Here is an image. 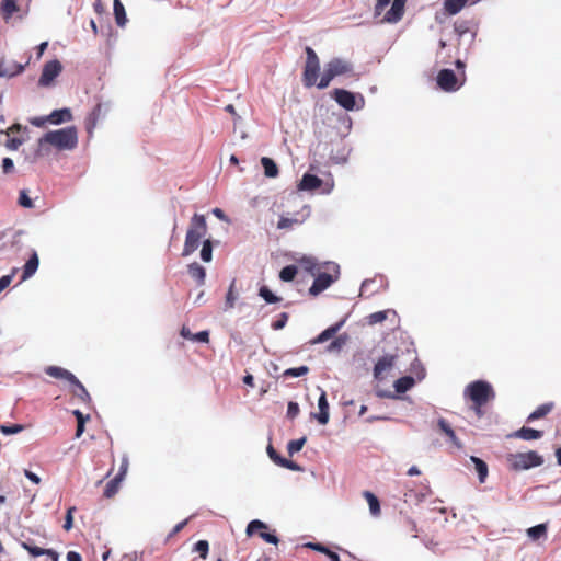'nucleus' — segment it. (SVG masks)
<instances>
[{"instance_id":"f257e3e1","label":"nucleus","mask_w":561,"mask_h":561,"mask_svg":"<svg viewBox=\"0 0 561 561\" xmlns=\"http://www.w3.org/2000/svg\"><path fill=\"white\" fill-rule=\"evenodd\" d=\"M301 262L304 263L305 268L316 276L313 284L309 288V294L311 296H318L337 279L339 265L334 263H327L325 271L320 272L318 264L314 263L313 260L304 259Z\"/></svg>"},{"instance_id":"f03ea898","label":"nucleus","mask_w":561,"mask_h":561,"mask_svg":"<svg viewBox=\"0 0 561 561\" xmlns=\"http://www.w3.org/2000/svg\"><path fill=\"white\" fill-rule=\"evenodd\" d=\"M465 396L472 401V409L476 414L482 416V407L494 399L495 393L492 386L484 380L470 382L465 389Z\"/></svg>"},{"instance_id":"7ed1b4c3","label":"nucleus","mask_w":561,"mask_h":561,"mask_svg":"<svg viewBox=\"0 0 561 561\" xmlns=\"http://www.w3.org/2000/svg\"><path fill=\"white\" fill-rule=\"evenodd\" d=\"M207 233V224L204 215L195 214L190 221L186 231L185 242L182 255L187 256L195 252L201 244L202 239Z\"/></svg>"},{"instance_id":"20e7f679","label":"nucleus","mask_w":561,"mask_h":561,"mask_svg":"<svg viewBox=\"0 0 561 561\" xmlns=\"http://www.w3.org/2000/svg\"><path fill=\"white\" fill-rule=\"evenodd\" d=\"M43 144H49L58 150H71L78 144L77 129L71 126L48 131L39 139V145Z\"/></svg>"},{"instance_id":"39448f33","label":"nucleus","mask_w":561,"mask_h":561,"mask_svg":"<svg viewBox=\"0 0 561 561\" xmlns=\"http://www.w3.org/2000/svg\"><path fill=\"white\" fill-rule=\"evenodd\" d=\"M353 70L352 62L341 58H333L325 65L323 75L318 82V88L325 89L335 77L351 75Z\"/></svg>"},{"instance_id":"423d86ee","label":"nucleus","mask_w":561,"mask_h":561,"mask_svg":"<svg viewBox=\"0 0 561 561\" xmlns=\"http://www.w3.org/2000/svg\"><path fill=\"white\" fill-rule=\"evenodd\" d=\"M510 468L515 471L528 470L543 463V457L537 451L510 454L507 456Z\"/></svg>"},{"instance_id":"0eeeda50","label":"nucleus","mask_w":561,"mask_h":561,"mask_svg":"<svg viewBox=\"0 0 561 561\" xmlns=\"http://www.w3.org/2000/svg\"><path fill=\"white\" fill-rule=\"evenodd\" d=\"M305 51H306L307 59H306V64H305L304 72H302L304 85L307 88H311L313 85L318 87V82H319L318 75H319V70H320L319 58H318L316 51L309 46H307L305 48Z\"/></svg>"},{"instance_id":"6e6552de","label":"nucleus","mask_w":561,"mask_h":561,"mask_svg":"<svg viewBox=\"0 0 561 561\" xmlns=\"http://www.w3.org/2000/svg\"><path fill=\"white\" fill-rule=\"evenodd\" d=\"M391 0H377L375 5V13L380 15L381 12L389 5ZM407 0H393L391 8L386 13L383 21L388 23H397L400 21L404 13V5Z\"/></svg>"},{"instance_id":"1a4fd4ad","label":"nucleus","mask_w":561,"mask_h":561,"mask_svg":"<svg viewBox=\"0 0 561 561\" xmlns=\"http://www.w3.org/2000/svg\"><path fill=\"white\" fill-rule=\"evenodd\" d=\"M437 85L446 92L457 91L465 82V78H458L450 69H443L438 72Z\"/></svg>"},{"instance_id":"9d476101","label":"nucleus","mask_w":561,"mask_h":561,"mask_svg":"<svg viewBox=\"0 0 561 561\" xmlns=\"http://www.w3.org/2000/svg\"><path fill=\"white\" fill-rule=\"evenodd\" d=\"M431 493V488L427 484H419L414 486L405 485V490L402 491V497L405 503L417 505Z\"/></svg>"},{"instance_id":"9b49d317","label":"nucleus","mask_w":561,"mask_h":561,"mask_svg":"<svg viewBox=\"0 0 561 561\" xmlns=\"http://www.w3.org/2000/svg\"><path fill=\"white\" fill-rule=\"evenodd\" d=\"M62 70V66L58 60H51L45 64L42 75L38 80V84L42 87H47L51 83V81L59 76Z\"/></svg>"},{"instance_id":"f8f14e48","label":"nucleus","mask_w":561,"mask_h":561,"mask_svg":"<svg viewBox=\"0 0 561 561\" xmlns=\"http://www.w3.org/2000/svg\"><path fill=\"white\" fill-rule=\"evenodd\" d=\"M266 528H267V525L265 523H263V522H261L259 519H254V520H251L248 524V526H247V535L248 536H253L259 530H265ZM259 536L263 540L268 542V543H273V545H277L278 543V538L274 534H270V533H266V531H260Z\"/></svg>"},{"instance_id":"ddd939ff","label":"nucleus","mask_w":561,"mask_h":561,"mask_svg":"<svg viewBox=\"0 0 561 561\" xmlns=\"http://www.w3.org/2000/svg\"><path fill=\"white\" fill-rule=\"evenodd\" d=\"M333 98L343 108L347 111H353L355 108L356 102L354 93L344 89H335L333 92Z\"/></svg>"},{"instance_id":"4468645a","label":"nucleus","mask_w":561,"mask_h":561,"mask_svg":"<svg viewBox=\"0 0 561 561\" xmlns=\"http://www.w3.org/2000/svg\"><path fill=\"white\" fill-rule=\"evenodd\" d=\"M396 359L397 355H385L379 358L374 367V377L378 380L383 379L385 373L393 367Z\"/></svg>"},{"instance_id":"2eb2a0df","label":"nucleus","mask_w":561,"mask_h":561,"mask_svg":"<svg viewBox=\"0 0 561 561\" xmlns=\"http://www.w3.org/2000/svg\"><path fill=\"white\" fill-rule=\"evenodd\" d=\"M44 371L53 378L62 379L69 383L75 381L78 382V378L72 373L59 366H47Z\"/></svg>"},{"instance_id":"dca6fc26","label":"nucleus","mask_w":561,"mask_h":561,"mask_svg":"<svg viewBox=\"0 0 561 561\" xmlns=\"http://www.w3.org/2000/svg\"><path fill=\"white\" fill-rule=\"evenodd\" d=\"M23 66L15 61H8L0 56V77H13L23 71Z\"/></svg>"},{"instance_id":"f3484780","label":"nucleus","mask_w":561,"mask_h":561,"mask_svg":"<svg viewBox=\"0 0 561 561\" xmlns=\"http://www.w3.org/2000/svg\"><path fill=\"white\" fill-rule=\"evenodd\" d=\"M318 408H319V413L316 414L314 416L320 424L325 425L329 422L330 414H329V403L327 400V393L324 391L321 392V394L318 399Z\"/></svg>"},{"instance_id":"a211bd4d","label":"nucleus","mask_w":561,"mask_h":561,"mask_svg":"<svg viewBox=\"0 0 561 561\" xmlns=\"http://www.w3.org/2000/svg\"><path fill=\"white\" fill-rule=\"evenodd\" d=\"M437 426L440 430V432L443 434H445L449 438L450 443L455 447H457V448H461L462 447V445H461L460 440L458 439L455 431L451 428L450 424L445 419L440 417L437 421Z\"/></svg>"},{"instance_id":"6ab92c4d","label":"nucleus","mask_w":561,"mask_h":561,"mask_svg":"<svg viewBox=\"0 0 561 561\" xmlns=\"http://www.w3.org/2000/svg\"><path fill=\"white\" fill-rule=\"evenodd\" d=\"M38 265H39L38 255L36 252H33V254L31 255V257L27 260V262L25 263V265L23 267L21 282H24L27 278H30L31 276H33L35 274V272L37 271Z\"/></svg>"},{"instance_id":"aec40b11","label":"nucleus","mask_w":561,"mask_h":561,"mask_svg":"<svg viewBox=\"0 0 561 561\" xmlns=\"http://www.w3.org/2000/svg\"><path fill=\"white\" fill-rule=\"evenodd\" d=\"M543 435L542 431L534 430L530 427L523 426L511 436L516 438H522L524 440H535L541 438Z\"/></svg>"},{"instance_id":"412c9836","label":"nucleus","mask_w":561,"mask_h":561,"mask_svg":"<svg viewBox=\"0 0 561 561\" xmlns=\"http://www.w3.org/2000/svg\"><path fill=\"white\" fill-rule=\"evenodd\" d=\"M322 180L318 178L317 175L306 173L304 174L299 188L300 190H307V191H313L321 186Z\"/></svg>"},{"instance_id":"4be33fe9","label":"nucleus","mask_w":561,"mask_h":561,"mask_svg":"<svg viewBox=\"0 0 561 561\" xmlns=\"http://www.w3.org/2000/svg\"><path fill=\"white\" fill-rule=\"evenodd\" d=\"M19 10L18 0H2L0 4V13L5 21L11 19Z\"/></svg>"},{"instance_id":"5701e85b","label":"nucleus","mask_w":561,"mask_h":561,"mask_svg":"<svg viewBox=\"0 0 561 561\" xmlns=\"http://www.w3.org/2000/svg\"><path fill=\"white\" fill-rule=\"evenodd\" d=\"M72 115L69 108H61V110H55L53 111L49 116L47 117V121L51 124H61L64 122L71 121Z\"/></svg>"},{"instance_id":"b1692460","label":"nucleus","mask_w":561,"mask_h":561,"mask_svg":"<svg viewBox=\"0 0 561 561\" xmlns=\"http://www.w3.org/2000/svg\"><path fill=\"white\" fill-rule=\"evenodd\" d=\"M187 270L191 277L194 278L198 285H203L205 283L206 271L201 264L196 262L192 263L188 265Z\"/></svg>"},{"instance_id":"393cba45","label":"nucleus","mask_w":561,"mask_h":561,"mask_svg":"<svg viewBox=\"0 0 561 561\" xmlns=\"http://www.w3.org/2000/svg\"><path fill=\"white\" fill-rule=\"evenodd\" d=\"M470 460L474 465L480 483L485 482L488 474H489V468H488L486 462L476 456H471Z\"/></svg>"},{"instance_id":"a878e982","label":"nucleus","mask_w":561,"mask_h":561,"mask_svg":"<svg viewBox=\"0 0 561 561\" xmlns=\"http://www.w3.org/2000/svg\"><path fill=\"white\" fill-rule=\"evenodd\" d=\"M468 0H445L444 9L449 15L459 13L467 4Z\"/></svg>"},{"instance_id":"bb28decb","label":"nucleus","mask_w":561,"mask_h":561,"mask_svg":"<svg viewBox=\"0 0 561 561\" xmlns=\"http://www.w3.org/2000/svg\"><path fill=\"white\" fill-rule=\"evenodd\" d=\"M552 409H553V403L552 402L541 404L534 412H531L528 415L527 421L531 422V421H535V420H538V419H542L547 414H549L552 411Z\"/></svg>"},{"instance_id":"cd10ccee","label":"nucleus","mask_w":561,"mask_h":561,"mask_svg":"<svg viewBox=\"0 0 561 561\" xmlns=\"http://www.w3.org/2000/svg\"><path fill=\"white\" fill-rule=\"evenodd\" d=\"M122 481L123 480L117 477H114L113 479H111L104 488L103 496L106 499L114 497L119 490V485H121Z\"/></svg>"},{"instance_id":"c85d7f7f","label":"nucleus","mask_w":561,"mask_h":561,"mask_svg":"<svg viewBox=\"0 0 561 561\" xmlns=\"http://www.w3.org/2000/svg\"><path fill=\"white\" fill-rule=\"evenodd\" d=\"M363 495L369 505V511H370L371 515L379 516L381 510H380V504H379L378 497L370 491H365L363 493Z\"/></svg>"},{"instance_id":"c756f323","label":"nucleus","mask_w":561,"mask_h":561,"mask_svg":"<svg viewBox=\"0 0 561 561\" xmlns=\"http://www.w3.org/2000/svg\"><path fill=\"white\" fill-rule=\"evenodd\" d=\"M342 323H337L335 325H331L329 327L328 329H325L324 331H322L313 341L312 343L313 344H320V343H323L330 339H332L336 332L340 330Z\"/></svg>"},{"instance_id":"7c9ffc66","label":"nucleus","mask_w":561,"mask_h":561,"mask_svg":"<svg viewBox=\"0 0 561 561\" xmlns=\"http://www.w3.org/2000/svg\"><path fill=\"white\" fill-rule=\"evenodd\" d=\"M547 530H548V528H547L546 524H539V525L528 528L527 535L531 540L537 541L540 538L547 537Z\"/></svg>"},{"instance_id":"2f4dec72","label":"nucleus","mask_w":561,"mask_h":561,"mask_svg":"<svg viewBox=\"0 0 561 561\" xmlns=\"http://www.w3.org/2000/svg\"><path fill=\"white\" fill-rule=\"evenodd\" d=\"M71 386H73L72 393L77 398H79L82 402H89L91 400V397L85 389V387L80 382L78 379V382H70Z\"/></svg>"},{"instance_id":"473e14b6","label":"nucleus","mask_w":561,"mask_h":561,"mask_svg":"<svg viewBox=\"0 0 561 561\" xmlns=\"http://www.w3.org/2000/svg\"><path fill=\"white\" fill-rule=\"evenodd\" d=\"M261 163L264 168V173L268 178H275L278 174V168L276 163L267 157H263L261 159Z\"/></svg>"},{"instance_id":"72a5a7b5","label":"nucleus","mask_w":561,"mask_h":561,"mask_svg":"<svg viewBox=\"0 0 561 561\" xmlns=\"http://www.w3.org/2000/svg\"><path fill=\"white\" fill-rule=\"evenodd\" d=\"M103 114H104L103 104L98 103L89 115V125H88L89 130H91L92 128L95 127L98 121L101 118V116H103Z\"/></svg>"},{"instance_id":"f704fd0d","label":"nucleus","mask_w":561,"mask_h":561,"mask_svg":"<svg viewBox=\"0 0 561 561\" xmlns=\"http://www.w3.org/2000/svg\"><path fill=\"white\" fill-rule=\"evenodd\" d=\"M114 15H115L116 23L119 26L125 25L126 20H127L126 12H125V8H124L123 3L119 0H114Z\"/></svg>"},{"instance_id":"c9c22d12","label":"nucleus","mask_w":561,"mask_h":561,"mask_svg":"<svg viewBox=\"0 0 561 561\" xmlns=\"http://www.w3.org/2000/svg\"><path fill=\"white\" fill-rule=\"evenodd\" d=\"M414 383V380L412 377H401L394 382L396 391L399 393H403L407 390H409Z\"/></svg>"},{"instance_id":"e433bc0d","label":"nucleus","mask_w":561,"mask_h":561,"mask_svg":"<svg viewBox=\"0 0 561 561\" xmlns=\"http://www.w3.org/2000/svg\"><path fill=\"white\" fill-rule=\"evenodd\" d=\"M297 267L295 265H287L279 272V278L283 282H291L297 275Z\"/></svg>"},{"instance_id":"4c0bfd02","label":"nucleus","mask_w":561,"mask_h":561,"mask_svg":"<svg viewBox=\"0 0 561 561\" xmlns=\"http://www.w3.org/2000/svg\"><path fill=\"white\" fill-rule=\"evenodd\" d=\"M259 295L267 302V304H276L282 300L280 297L274 295L267 286H262L259 290Z\"/></svg>"},{"instance_id":"58836bf2","label":"nucleus","mask_w":561,"mask_h":561,"mask_svg":"<svg viewBox=\"0 0 561 561\" xmlns=\"http://www.w3.org/2000/svg\"><path fill=\"white\" fill-rule=\"evenodd\" d=\"M18 204L23 208H34V202L30 197L27 190L20 191Z\"/></svg>"},{"instance_id":"ea45409f","label":"nucleus","mask_w":561,"mask_h":561,"mask_svg":"<svg viewBox=\"0 0 561 561\" xmlns=\"http://www.w3.org/2000/svg\"><path fill=\"white\" fill-rule=\"evenodd\" d=\"M390 312H391V310H383V311H377V312L369 314V317H368L369 324H376V323H380V322L385 321ZM392 313L394 314L396 312L392 311Z\"/></svg>"},{"instance_id":"a19ab883","label":"nucleus","mask_w":561,"mask_h":561,"mask_svg":"<svg viewBox=\"0 0 561 561\" xmlns=\"http://www.w3.org/2000/svg\"><path fill=\"white\" fill-rule=\"evenodd\" d=\"M306 440H307L306 437L290 440L287 445V450H288L289 455H294L295 453L300 451L302 449Z\"/></svg>"},{"instance_id":"79ce46f5","label":"nucleus","mask_w":561,"mask_h":561,"mask_svg":"<svg viewBox=\"0 0 561 561\" xmlns=\"http://www.w3.org/2000/svg\"><path fill=\"white\" fill-rule=\"evenodd\" d=\"M213 255V247L210 240H204L201 250V257L204 262H209Z\"/></svg>"},{"instance_id":"37998d69","label":"nucleus","mask_w":561,"mask_h":561,"mask_svg":"<svg viewBox=\"0 0 561 561\" xmlns=\"http://www.w3.org/2000/svg\"><path fill=\"white\" fill-rule=\"evenodd\" d=\"M236 280L233 279L230 284L228 293L226 295V309H231L234 306L237 300V295L234 294Z\"/></svg>"},{"instance_id":"c03bdc74","label":"nucleus","mask_w":561,"mask_h":561,"mask_svg":"<svg viewBox=\"0 0 561 561\" xmlns=\"http://www.w3.org/2000/svg\"><path fill=\"white\" fill-rule=\"evenodd\" d=\"M299 224H301V220H299L297 218L280 217V219L277 222V228L278 229H289L294 225H299Z\"/></svg>"},{"instance_id":"a18cd8bd","label":"nucleus","mask_w":561,"mask_h":561,"mask_svg":"<svg viewBox=\"0 0 561 561\" xmlns=\"http://www.w3.org/2000/svg\"><path fill=\"white\" fill-rule=\"evenodd\" d=\"M309 371L307 366H299L295 368L286 369L284 376L286 377H301L305 376Z\"/></svg>"},{"instance_id":"49530a36","label":"nucleus","mask_w":561,"mask_h":561,"mask_svg":"<svg viewBox=\"0 0 561 561\" xmlns=\"http://www.w3.org/2000/svg\"><path fill=\"white\" fill-rule=\"evenodd\" d=\"M25 428L22 424L1 425L0 431L4 435H12L22 432Z\"/></svg>"},{"instance_id":"de8ad7c7","label":"nucleus","mask_w":561,"mask_h":561,"mask_svg":"<svg viewBox=\"0 0 561 561\" xmlns=\"http://www.w3.org/2000/svg\"><path fill=\"white\" fill-rule=\"evenodd\" d=\"M194 550L199 553L202 559H206L208 556L209 545L207 540H199L195 543Z\"/></svg>"},{"instance_id":"09e8293b","label":"nucleus","mask_w":561,"mask_h":561,"mask_svg":"<svg viewBox=\"0 0 561 561\" xmlns=\"http://www.w3.org/2000/svg\"><path fill=\"white\" fill-rule=\"evenodd\" d=\"M23 548L25 550H27V552L33 557H41V556H44L45 553H49L48 550H46L44 548H41L37 546H32L26 542L23 543Z\"/></svg>"},{"instance_id":"8fccbe9b","label":"nucleus","mask_w":561,"mask_h":561,"mask_svg":"<svg viewBox=\"0 0 561 561\" xmlns=\"http://www.w3.org/2000/svg\"><path fill=\"white\" fill-rule=\"evenodd\" d=\"M16 272H18V268H13L10 274L3 275L0 278V291L4 290L7 287L10 286Z\"/></svg>"},{"instance_id":"3c124183","label":"nucleus","mask_w":561,"mask_h":561,"mask_svg":"<svg viewBox=\"0 0 561 561\" xmlns=\"http://www.w3.org/2000/svg\"><path fill=\"white\" fill-rule=\"evenodd\" d=\"M76 511V507L75 506H71L68 508L67 511V514H66V517H65V524H64V529L66 531H69L72 526H73V512Z\"/></svg>"},{"instance_id":"603ef678","label":"nucleus","mask_w":561,"mask_h":561,"mask_svg":"<svg viewBox=\"0 0 561 561\" xmlns=\"http://www.w3.org/2000/svg\"><path fill=\"white\" fill-rule=\"evenodd\" d=\"M404 525H405V527H407V531L411 533V534H412V536H413L414 538H416V537H417V534H416V533H417V526H416V523H415L412 518H410V517L405 516V517H404Z\"/></svg>"},{"instance_id":"864d4df0","label":"nucleus","mask_w":561,"mask_h":561,"mask_svg":"<svg viewBox=\"0 0 561 561\" xmlns=\"http://www.w3.org/2000/svg\"><path fill=\"white\" fill-rule=\"evenodd\" d=\"M299 405L296 402H289L287 407V416L290 419L296 417L299 414Z\"/></svg>"},{"instance_id":"5fc2aeb1","label":"nucleus","mask_w":561,"mask_h":561,"mask_svg":"<svg viewBox=\"0 0 561 561\" xmlns=\"http://www.w3.org/2000/svg\"><path fill=\"white\" fill-rule=\"evenodd\" d=\"M128 466H129L128 459L127 458H123L122 462H121V466H119V471H118V473L115 477L124 480L125 476L127 473V470H128Z\"/></svg>"},{"instance_id":"6e6d98bb","label":"nucleus","mask_w":561,"mask_h":561,"mask_svg":"<svg viewBox=\"0 0 561 561\" xmlns=\"http://www.w3.org/2000/svg\"><path fill=\"white\" fill-rule=\"evenodd\" d=\"M192 341L207 343L209 341V333L208 331H201L196 334H193Z\"/></svg>"},{"instance_id":"4d7b16f0","label":"nucleus","mask_w":561,"mask_h":561,"mask_svg":"<svg viewBox=\"0 0 561 561\" xmlns=\"http://www.w3.org/2000/svg\"><path fill=\"white\" fill-rule=\"evenodd\" d=\"M278 466L290 469V470H299V466L290 460H287L285 458L278 459Z\"/></svg>"},{"instance_id":"13d9d810","label":"nucleus","mask_w":561,"mask_h":561,"mask_svg":"<svg viewBox=\"0 0 561 561\" xmlns=\"http://www.w3.org/2000/svg\"><path fill=\"white\" fill-rule=\"evenodd\" d=\"M307 547L311 548L312 550H316V551H319V552H322V553H328L330 551L329 548H327L325 546H323L322 543H312V542H309L307 545Z\"/></svg>"},{"instance_id":"bf43d9fd","label":"nucleus","mask_w":561,"mask_h":561,"mask_svg":"<svg viewBox=\"0 0 561 561\" xmlns=\"http://www.w3.org/2000/svg\"><path fill=\"white\" fill-rule=\"evenodd\" d=\"M2 168H3V172L4 173L12 172V170L14 169V164H13L12 159L4 158L3 161H2Z\"/></svg>"},{"instance_id":"052dcab7","label":"nucleus","mask_w":561,"mask_h":561,"mask_svg":"<svg viewBox=\"0 0 561 561\" xmlns=\"http://www.w3.org/2000/svg\"><path fill=\"white\" fill-rule=\"evenodd\" d=\"M469 31L466 23H455V32L461 37Z\"/></svg>"},{"instance_id":"680f3d73","label":"nucleus","mask_w":561,"mask_h":561,"mask_svg":"<svg viewBox=\"0 0 561 561\" xmlns=\"http://www.w3.org/2000/svg\"><path fill=\"white\" fill-rule=\"evenodd\" d=\"M267 453H268V456L270 458L276 463L278 465V459H283L278 454L277 451L274 449V447L272 445H268L267 447Z\"/></svg>"},{"instance_id":"e2e57ef3","label":"nucleus","mask_w":561,"mask_h":561,"mask_svg":"<svg viewBox=\"0 0 561 561\" xmlns=\"http://www.w3.org/2000/svg\"><path fill=\"white\" fill-rule=\"evenodd\" d=\"M22 145V140L19 138L9 139L7 142V147L11 150H16Z\"/></svg>"},{"instance_id":"0e129e2a","label":"nucleus","mask_w":561,"mask_h":561,"mask_svg":"<svg viewBox=\"0 0 561 561\" xmlns=\"http://www.w3.org/2000/svg\"><path fill=\"white\" fill-rule=\"evenodd\" d=\"M25 477L35 484H39L41 478L30 470L24 471Z\"/></svg>"},{"instance_id":"69168bd1","label":"nucleus","mask_w":561,"mask_h":561,"mask_svg":"<svg viewBox=\"0 0 561 561\" xmlns=\"http://www.w3.org/2000/svg\"><path fill=\"white\" fill-rule=\"evenodd\" d=\"M67 561H82L80 553L76 551H69L67 553Z\"/></svg>"},{"instance_id":"338daca9","label":"nucleus","mask_w":561,"mask_h":561,"mask_svg":"<svg viewBox=\"0 0 561 561\" xmlns=\"http://www.w3.org/2000/svg\"><path fill=\"white\" fill-rule=\"evenodd\" d=\"M84 424L85 422H82L80 420V422H77V430H76V437L79 438L83 432H84Z\"/></svg>"},{"instance_id":"774afa93","label":"nucleus","mask_w":561,"mask_h":561,"mask_svg":"<svg viewBox=\"0 0 561 561\" xmlns=\"http://www.w3.org/2000/svg\"><path fill=\"white\" fill-rule=\"evenodd\" d=\"M181 335L184 337V339H188V340H192L193 339V333H191L190 329L186 328V327H183L181 329Z\"/></svg>"}]
</instances>
